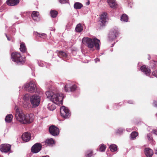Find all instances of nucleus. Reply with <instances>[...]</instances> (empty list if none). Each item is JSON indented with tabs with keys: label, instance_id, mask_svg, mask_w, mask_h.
Instances as JSON below:
<instances>
[{
	"label": "nucleus",
	"instance_id": "f257e3e1",
	"mask_svg": "<svg viewBox=\"0 0 157 157\" xmlns=\"http://www.w3.org/2000/svg\"><path fill=\"white\" fill-rule=\"evenodd\" d=\"M15 117L17 120L21 123L25 124L32 122L34 119V115L32 113L25 114L20 113L19 109L17 106H15Z\"/></svg>",
	"mask_w": 157,
	"mask_h": 157
},
{
	"label": "nucleus",
	"instance_id": "f03ea898",
	"mask_svg": "<svg viewBox=\"0 0 157 157\" xmlns=\"http://www.w3.org/2000/svg\"><path fill=\"white\" fill-rule=\"evenodd\" d=\"M100 40L96 38L92 39L88 37H84L82 39V42L86 47L92 48L94 46L96 49H100Z\"/></svg>",
	"mask_w": 157,
	"mask_h": 157
},
{
	"label": "nucleus",
	"instance_id": "7ed1b4c3",
	"mask_svg": "<svg viewBox=\"0 0 157 157\" xmlns=\"http://www.w3.org/2000/svg\"><path fill=\"white\" fill-rule=\"evenodd\" d=\"M12 59L19 64H23L25 62V58L21 56L20 53L14 52L11 55Z\"/></svg>",
	"mask_w": 157,
	"mask_h": 157
},
{
	"label": "nucleus",
	"instance_id": "20e7f679",
	"mask_svg": "<svg viewBox=\"0 0 157 157\" xmlns=\"http://www.w3.org/2000/svg\"><path fill=\"white\" fill-rule=\"evenodd\" d=\"M30 102L33 107L38 106L40 102V97L37 94H34L30 98Z\"/></svg>",
	"mask_w": 157,
	"mask_h": 157
},
{
	"label": "nucleus",
	"instance_id": "39448f33",
	"mask_svg": "<svg viewBox=\"0 0 157 157\" xmlns=\"http://www.w3.org/2000/svg\"><path fill=\"white\" fill-rule=\"evenodd\" d=\"M63 95L62 94H54L51 100L55 104H62L63 100Z\"/></svg>",
	"mask_w": 157,
	"mask_h": 157
},
{
	"label": "nucleus",
	"instance_id": "423d86ee",
	"mask_svg": "<svg viewBox=\"0 0 157 157\" xmlns=\"http://www.w3.org/2000/svg\"><path fill=\"white\" fill-rule=\"evenodd\" d=\"M36 88V84L34 82L30 81L25 85V88L27 91L30 93H34L35 91Z\"/></svg>",
	"mask_w": 157,
	"mask_h": 157
},
{
	"label": "nucleus",
	"instance_id": "0eeeda50",
	"mask_svg": "<svg viewBox=\"0 0 157 157\" xmlns=\"http://www.w3.org/2000/svg\"><path fill=\"white\" fill-rule=\"evenodd\" d=\"M119 33L117 29H113L110 31L109 34V41L115 40L118 36Z\"/></svg>",
	"mask_w": 157,
	"mask_h": 157
},
{
	"label": "nucleus",
	"instance_id": "6e6552de",
	"mask_svg": "<svg viewBox=\"0 0 157 157\" xmlns=\"http://www.w3.org/2000/svg\"><path fill=\"white\" fill-rule=\"evenodd\" d=\"M49 131L50 133L54 136L58 135L59 133V128L53 125L49 127Z\"/></svg>",
	"mask_w": 157,
	"mask_h": 157
},
{
	"label": "nucleus",
	"instance_id": "1a4fd4ad",
	"mask_svg": "<svg viewBox=\"0 0 157 157\" xmlns=\"http://www.w3.org/2000/svg\"><path fill=\"white\" fill-rule=\"evenodd\" d=\"M60 112L61 116L66 118H67L70 114L68 109L64 106L60 107Z\"/></svg>",
	"mask_w": 157,
	"mask_h": 157
},
{
	"label": "nucleus",
	"instance_id": "9d476101",
	"mask_svg": "<svg viewBox=\"0 0 157 157\" xmlns=\"http://www.w3.org/2000/svg\"><path fill=\"white\" fill-rule=\"evenodd\" d=\"M42 145L40 143L35 144L31 147V151L33 153H37L41 149Z\"/></svg>",
	"mask_w": 157,
	"mask_h": 157
},
{
	"label": "nucleus",
	"instance_id": "9b49d317",
	"mask_svg": "<svg viewBox=\"0 0 157 157\" xmlns=\"http://www.w3.org/2000/svg\"><path fill=\"white\" fill-rule=\"evenodd\" d=\"M11 145L8 144H2L0 146V150L2 152L7 153L10 151Z\"/></svg>",
	"mask_w": 157,
	"mask_h": 157
},
{
	"label": "nucleus",
	"instance_id": "f8f14e48",
	"mask_svg": "<svg viewBox=\"0 0 157 157\" xmlns=\"http://www.w3.org/2000/svg\"><path fill=\"white\" fill-rule=\"evenodd\" d=\"M140 70L147 76H149L151 74V70L145 65L142 66Z\"/></svg>",
	"mask_w": 157,
	"mask_h": 157
},
{
	"label": "nucleus",
	"instance_id": "ddd939ff",
	"mask_svg": "<svg viewBox=\"0 0 157 157\" xmlns=\"http://www.w3.org/2000/svg\"><path fill=\"white\" fill-rule=\"evenodd\" d=\"M42 144L43 146H51L55 144V141L52 139L50 138L46 139L44 142H42Z\"/></svg>",
	"mask_w": 157,
	"mask_h": 157
},
{
	"label": "nucleus",
	"instance_id": "4468645a",
	"mask_svg": "<svg viewBox=\"0 0 157 157\" xmlns=\"http://www.w3.org/2000/svg\"><path fill=\"white\" fill-rule=\"evenodd\" d=\"M107 15V13L106 12H104L100 15V21L103 25H105L106 21Z\"/></svg>",
	"mask_w": 157,
	"mask_h": 157
},
{
	"label": "nucleus",
	"instance_id": "2eb2a0df",
	"mask_svg": "<svg viewBox=\"0 0 157 157\" xmlns=\"http://www.w3.org/2000/svg\"><path fill=\"white\" fill-rule=\"evenodd\" d=\"M21 138L23 141L27 142L31 139L30 134L28 132H25L22 135Z\"/></svg>",
	"mask_w": 157,
	"mask_h": 157
},
{
	"label": "nucleus",
	"instance_id": "dca6fc26",
	"mask_svg": "<svg viewBox=\"0 0 157 157\" xmlns=\"http://www.w3.org/2000/svg\"><path fill=\"white\" fill-rule=\"evenodd\" d=\"M19 2L20 0H7L6 2L8 5L13 6L18 5Z\"/></svg>",
	"mask_w": 157,
	"mask_h": 157
},
{
	"label": "nucleus",
	"instance_id": "f3484780",
	"mask_svg": "<svg viewBox=\"0 0 157 157\" xmlns=\"http://www.w3.org/2000/svg\"><path fill=\"white\" fill-rule=\"evenodd\" d=\"M145 154L147 157H152L153 154V151L150 148H145Z\"/></svg>",
	"mask_w": 157,
	"mask_h": 157
},
{
	"label": "nucleus",
	"instance_id": "a211bd4d",
	"mask_svg": "<svg viewBox=\"0 0 157 157\" xmlns=\"http://www.w3.org/2000/svg\"><path fill=\"white\" fill-rule=\"evenodd\" d=\"M39 13L37 11H33L32 14L31 16L33 19L35 21H38L39 20L38 17Z\"/></svg>",
	"mask_w": 157,
	"mask_h": 157
},
{
	"label": "nucleus",
	"instance_id": "6ab92c4d",
	"mask_svg": "<svg viewBox=\"0 0 157 157\" xmlns=\"http://www.w3.org/2000/svg\"><path fill=\"white\" fill-rule=\"evenodd\" d=\"M107 2L110 6L111 8H115L117 5L115 0H107Z\"/></svg>",
	"mask_w": 157,
	"mask_h": 157
},
{
	"label": "nucleus",
	"instance_id": "aec40b11",
	"mask_svg": "<svg viewBox=\"0 0 157 157\" xmlns=\"http://www.w3.org/2000/svg\"><path fill=\"white\" fill-rule=\"evenodd\" d=\"M83 26L81 24L79 23L77 25L75 28V30L78 32L80 33L83 30Z\"/></svg>",
	"mask_w": 157,
	"mask_h": 157
},
{
	"label": "nucleus",
	"instance_id": "412c9836",
	"mask_svg": "<svg viewBox=\"0 0 157 157\" xmlns=\"http://www.w3.org/2000/svg\"><path fill=\"white\" fill-rule=\"evenodd\" d=\"M13 118V116L11 114L7 115L6 117L5 120L6 122L10 123L11 122Z\"/></svg>",
	"mask_w": 157,
	"mask_h": 157
},
{
	"label": "nucleus",
	"instance_id": "4be33fe9",
	"mask_svg": "<svg viewBox=\"0 0 157 157\" xmlns=\"http://www.w3.org/2000/svg\"><path fill=\"white\" fill-rule=\"evenodd\" d=\"M138 135V132L136 131L132 132L130 134V138L131 140H133L135 139L136 136Z\"/></svg>",
	"mask_w": 157,
	"mask_h": 157
},
{
	"label": "nucleus",
	"instance_id": "5701e85b",
	"mask_svg": "<svg viewBox=\"0 0 157 157\" xmlns=\"http://www.w3.org/2000/svg\"><path fill=\"white\" fill-rule=\"evenodd\" d=\"M109 148L112 152L115 151L117 150V147L115 144L110 145L109 146Z\"/></svg>",
	"mask_w": 157,
	"mask_h": 157
},
{
	"label": "nucleus",
	"instance_id": "b1692460",
	"mask_svg": "<svg viewBox=\"0 0 157 157\" xmlns=\"http://www.w3.org/2000/svg\"><path fill=\"white\" fill-rule=\"evenodd\" d=\"M20 49L21 51L23 53L25 52L26 48L25 44L24 43H21L20 45Z\"/></svg>",
	"mask_w": 157,
	"mask_h": 157
},
{
	"label": "nucleus",
	"instance_id": "393cba45",
	"mask_svg": "<svg viewBox=\"0 0 157 157\" xmlns=\"http://www.w3.org/2000/svg\"><path fill=\"white\" fill-rule=\"evenodd\" d=\"M82 6V4L78 2H75L74 5V8L76 9H80Z\"/></svg>",
	"mask_w": 157,
	"mask_h": 157
},
{
	"label": "nucleus",
	"instance_id": "a878e982",
	"mask_svg": "<svg viewBox=\"0 0 157 157\" xmlns=\"http://www.w3.org/2000/svg\"><path fill=\"white\" fill-rule=\"evenodd\" d=\"M58 12L55 10H51L50 14L51 17L52 18H55L58 15Z\"/></svg>",
	"mask_w": 157,
	"mask_h": 157
},
{
	"label": "nucleus",
	"instance_id": "bb28decb",
	"mask_svg": "<svg viewBox=\"0 0 157 157\" xmlns=\"http://www.w3.org/2000/svg\"><path fill=\"white\" fill-rule=\"evenodd\" d=\"M58 56L60 57L66 58L67 55L65 52L63 51H59L58 53Z\"/></svg>",
	"mask_w": 157,
	"mask_h": 157
},
{
	"label": "nucleus",
	"instance_id": "cd10ccee",
	"mask_svg": "<svg viewBox=\"0 0 157 157\" xmlns=\"http://www.w3.org/2000/svg\"><path fill=\"white\" fill-rule=\"evenodd\" d=\"M54 93L51 91H47L46 93V94L48 98H49L50 100L52 98Z\"/></svg>",
	"mask_w": 157,
	"mask_h": 157
},
{
	"label": "nucleus",
	"instance_id": "c85d7f7f",
	"mask_svg": "<svg viewBox=\"0 0 157 157\" xmlns=\"http://www.w3.org/2000/svg\"><path fill=\"white\" fill-rule=\"evenodd\" d=\"M93 153L92 150H88L85 152V156L86 157H91Z\"/></svg>",
	"mask_w": 157,
	"mask_h": 157
},
{
	"label": "nucleus",
	"instance_id": "c756f323",
	"mask_svg": "<svg viewBox=\"0 0 157 157\" xmlns=\"http://www.w3.org/2000/svg\"><path fill=\"white\" fill-rule=\"evenodd\" d=\"M128 17L125 14H123L121 17V20L125 22H127L128 21Z\"/></svg>",
	"mask_w": 157,
	"mask_h": 157
},
{
	"label": "nucleus",
	"instance_id": "7c9ffc66",
	"mask_svg": "<svg viewBox=\"0 0 157 157\" xmlns=\"http://www.w3.org/2000/svg\"><path fill=\"white\" fill-rule=\"evenodd\" d=\"M106 147L105 145L102 144L99 146V150L101 151H104L106 148Z\"/></svg>",
	"mask_w": 157,
	"mask_h": 157
},
{
	"label": "nucleus",
	"instance_id": "2f4dec72",
	"mask_svg": "<svg viewBox=\"0 0 157 157\" xmlns=\"http://www.w3.org/2000/svg\"><path fill=\"white\" fill-rule=\"evenodd\" d=\"M48 106L49 109L51 111H53L56 108V107L54 104H51L50 103L48 104Z\"/></svg>",
	"mask_w": 157,
	"mask_h": 157
},
{
	"label": "nucleus",
	"instance_id": "473e14b6",
	"mask_svg": "<svg viewBox=\"0 0 157 157\" xmlns=\"http://www.w3.org/2000/svg\"><path fill=\"white\" fill-rule=\"evenodd\" d=\"M71 86L69 84H66L64 86V90L66 92L70 91Z\"/></svg>",
	"mask_w": 157,
	"mask_h": 157
},
{
	"label": "nucleus",
	"instance_id": "72a5a7b5",
	"mask_svg": "<svg viewBox=\"0 0 157 157\" xmlns=\"http://www.w3.org/2000/svg\"><path fill=\"white\" fill-rule=\"evenodd\" d=\"M36 35L38 36L39 37H40L41 38H45L47 37V35L46 34L44 33H42L41 34L39 33H38L37 32H36Z\"/></svg>",
	"mask_w": 157,
	"mask_h": 157
},
{
	"label": "nucleus",
	"instance_id": "f704fd0d",
	"mask_svg": "<svg viewBox=\"0 0 157 157\" xmlns=\"http://www.w3.org/2000/svg\"><path fill=\"white\" fill-rule=\"evenodd\" d=\"M77 88V86L75 85L71 86L70 91L72 92L75 91Z\"/></svg>",
	"mask_w": 157,
	"mask_h": 157
},
{
	"label": "nucleus",
	"instance_id": "c9c22d12",
	"mask_svg": "<svg viewBox=\"0 0 157 157\" xmlns=\"http://www.w3.org/2000/svg\"><path fill=\"white\" fill-rule=\"evenodd\" d=\"M29 95L28 94H26L24 95L23 99L26 101L27 100L29 99Z\"/></svg>",
	"mask_w": 157,
	"mask_h": 157
},
{
	"label": "nucleus",
	"instance_id": "e433bc0d",
	"mask_svg": "<svg viewBox=\"0 0 157 157\" xmlns=\"http://www.w3.org/2000/svg\"><path fill=\"white\" fill-rule=\"evenodd\" d=\"M152 74L153 76L157 78V70L152 72Z\"/></svg>",
	"mask_w": 157,
	"mask_h": 157
},
{
	"label": "nucleus",
	"instance_id": "4c0bfd02",
	"mask_svg": "<svg viewBox=\"0 0 157 157\" xmlns=\"http://www.w3.org/2000/svg\"><path fill=\"white\" fill-rule=\"evenodd\" d=\"M147 137L148 140H152V137L150 134H148L147 135Z\"/></svg>",
	"mask_w": 157,
	"mask_h": 157
},
{
	"label": "nucleus",
	"instance_id": "58836bf2",
	"mask_svg": "<svg viewBox=\"0 0 157 157\" xmlns=\"http://www.w3.org/2000/svg\"><path fill=\"white\" fill-rule=\"evenodd\" d=\"M59 1L61 4H64L67 2L66 0H59Z\"/></svg>",
	"mask_w": 157,
	"mask_h": 157
},
{
	"label": "nucleus",
	"instance_id": "ea45409f",
	"mask_svg": "<svg viewBox=\"0 0 157 157\" xmlns=\"http://www.w3.org/2000/svg\"><path fill=\"white\" fill-rule=\"evenodd\" d=\"M154 106L157 107V101H154L153 102Z\"/></svg>",
	"mask_w": 157,
	"mask_h": 157
},
{
	"label": "nucleus",
	"instance_id": "a19ab883",
	"mask_svg": "<svg viewBox=\"0 0 157 157\" xmlns=\"http://www.w3.org/2000/svg\"><path fill=\"white\" fill-rule=\"evenodd\" d=\"M8 40H11L10 38L9 37L7 36V35L6 34H5Z\"/></svg>",
	"mask_w": 157,
	"mask_h": 157
},
{
	"label": "nucleus",
	"instance_id": "79ce46f5",
	"mask_svg": "<svg viewBox=\"0 0 157 157\" xmlns=\"http://www.w3.org/2000/svg\"><path fill=\"white\" fill-rule=\"evenodd\" d=\"M128 103H129L133 104V101L131 100H129L128 101Z\"/></svg>",
	"mask_w": 157,
	"mask_h": 157
},
{
	"label": "nucleus",
	"instance_id": "37998d69",
	"mask_svg": "<svg viewBox=\"0 0 157 157\" xmlns=\"http://www.w3.org/2000/svg\"><path fill=\"white\" fill-rule=\"evenodd\" d=\"M95 61L96 62H97L98 61H99L100 60L99 59L97 58V59H95Z\"/></svg>",
	"mask_w": 157,
	"mask_h": 157
},
{
	"label": "nucleus",
	"instance_id": "c03bdc74",
	"mask_svg": "<svg viewBox=\"0 0 157 157\" xmlns=\"http://www.w3.org/2000/svg\"><path fill=\"white\" fill-rule=\"evenodd\" d=\"M90 1L88 0V2L86 3V5H89L90 4Z\"/></svg>",
	"mask_w": 157,
	"mask_h": 157
},
{
	"label": "nucleus",
	"instance_id": "a18cd8bd",
	"mask_svg": "<svg viewBox=\"0 0 157 157\" xmlns=\"http://www.w3.org/2000/svg\"><path fill=\"white\" fill-rule=\"evenodd\" d=\"M42 157H49L48 155H46V156H43Z\"/></svg>",
	"mask_w": 157,
	"mask_h": 157
},
{
	"label": "nucleus",
	"instance_id": "49530a36",
	"mask_svg": "<svg viewBox=\"0 0 157 157\" xmlns=\"http://www.w3.org/2000/svg\"><path fill=\"white\" fill-rule=\"evenodd\" d=\"M155 154H157V149L155 150Z\"/></svg>",
	"mask_w": 157,
	"mask_h": 157
},
{
	"label": "nucleus",
	"instance_id": "de8ad7c7",
	"mask_svg": "<svg viewBox=\"0 0 157 157\" xmlns=\"http://www.w3.org/2000/svg\"><path fill=\"white\" fill-rule=\"evenodd\" d=\"M154 64H157V62H155V61H154Z\"/></svg>",
	"mask_w": 157,
	"mask_h": 157
}]
</instances>
